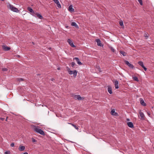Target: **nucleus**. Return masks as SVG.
Listing matches in <instances>:
<instances>
[{"instance_id": "nucleus-26", "label": "nucleus", "mask_w": 154, "mask_h": 154, "mask_svg": "<svg viewBox=\"0 0 154 154\" xmlns=\"http://www.w3.org/2000/svg\"><path fill=\"white\" fill-rule=\"evenodd\" d=\"M78 64L79 65H81L82 64V63L79 61V60L78 58Z\"/></svg>"}, {"instance_id": "nucleus-28", "label": "nucleus", "mask_w": 154, "mask_h": 154, "mask_svg": "<svg viewBox=\"0 0 154 154\" xmlns=\"http://www.w3.org/2000/svg\"><path fill=\"white\" fill-rule=\"evenodd\" d=\"M138 1L140 5H142L143 4L142 0H138Z\"/></svg>"}, {"instance_id": "nucleus-42", "label": "nucleus", "mask_w": 154, "mask_h": 154, "mask_svg": "<svg viewBox=\"0 0 154 154\" xmlns=\"http://www.w3.org/2000/svg\"><path fill=\"white\" fill-rule=\"evenodd\" d=\"M76 95L75 96V97H74V98H76Z\"/></svg>"}, {"instance_id": "nucleus-3", "label": "nucleus", "mask_w": 154, "mask_h": 154, "mask_svg": "<svg viewBox=\"0 0 154 154\" xmlns=\"http://www.w3.org/2000/svg\"><path fill=\"white\" fill-rule=\"evenodd\" d=\"M67 70L69 73L70 75H72L73 74V76L74 78H75L77 74V72L76 70L74 71H71L70 69L68 68L67 67Z\"/></svg>"}, {"instance_id": "nucleus-8", "label": "nucleus", "mask_w": 154, "mask_h": 154, "mask_svg": "<svg viewBox=\"0 0 154 154\" xmlns=\"http://www.w3.org/2000/svg\"><path fill=\"white\" fill-rule=\"evenodd\" d=\"M69 45L72 47H75V46L74 45L73 42L70 39H68L67 41Z\"/></svg>"}, {"instance_id": "nucleus-34", "label": "nucleus", "mask_w": 154, "mask_h": 154, "mask_svg": "<svg viewBox=\"0 0 154 154\" xmlns=\"http://www.w3.org/2000/svg\"><path fill=\"white\" fill-rule=\"evenodd\" d=\"M70 124H71V123H70ZM71 124L76 129H77V126H76V125H74L73 124Z\"/></svg>"}, {"instance_id": "nucleus-32", "label": "nucleus", "mask_w": 154, "mask_h": 154, "mask_svg": "<svg viewBox=\"0 0 154 154\" xmlns=\"http://www.w3.org/2000/svg\"><path fill=\"white\" fill-rule=\"evenodd\" d=\"M14 143H12L11 144V145H10V146H11V147H13L14 146Z\"/></svg>"}, {"instance_id": "nucleus-2", "label": "nucleus", "mask_w": 154, "mask_h": 154, "mask_svg": "<svg viewBox=\"0 0 154 154\" xmlns=\"http://www.w3.org/2000/svg\"><path fill=\"white\" fill-rule=\"evenodd\" d=\"M7 7L8 8L10 9L12 11L14 12L18 13L19 11V10L17 8H15L11 5L9 4Z\"/></svg>"}, {"instance_id": "nucleus-11", "label": "nucleus", "mask_w": 154, "mask_h": 154, "mask_svg": "<svg viewBox=\"0 0 154 154\" xmlns=\"http://www.w3.org/2000/svg\"><path fill=\"white\" fill-rule=\"evenodd\" d=\"M33 16H37V17L41 19H42L43 18V17L40 14L35 13V14H33Z\"/></svg>"}, {"instance_id": "nucleus-1", "label": "nucleus", "mask_w": 154, "mask_h": 154, "mask_svg": "<svg viewBox=\"0 0 154 154\" xmlns=\"http://www.w3.org/2000/svg\"><path fill=\"white\" fill-rule=\"evenodd\" d=\"M33 129L36 132L42 135H45V134L44 131L42 129L39 128L38 126H34Z\"/></svg>"}, {"instance_id": "nucleus-9", "label": "nucleus", "mask_w": 154, "mask_h": 154, "mask_svg": "<svg viewBox=\"0 0 154 154\" xmlns=\"http://www.w3.org/2000/svg\"><path fill=\"white\" fill-rule=\"evenodd\" d=\"M96 41L97 42V45L98 46L100 47L102 46L103 45L101 43V41L99 39H96Z\"/></svg>"}, {"instance_id": "nucleus-36", "label": "nucleus", "mask_w": 154, "mask_h": 154, "mask_svg": "<svg viewBox=\"0 0 154 154\" xmlns=\"http://www.w3.org/2000/svg\"><path fill=\"white\" fill-rule=\"evenodd\" d=\"M147 113L149 116H150V113L149 111L147 112Z\"/></svg>"}, {"instance_id": "nucleus-15", "label": "nucleus", "mask_w": 154, "mask_h": 154, "mask_svg": "<svg viewBox=\"0 0 154 154\" xmlns=\"http://www.w3.org/2000/svg\"><path fill=\"white\" fill-rule=\"evenodd\" d=\"M108 92L110 94L112 93V88L110 86H108Z\"/></svg>"}, {"instance_id": "nucleus-22", "label": "nucleus", "mask_w": 154, "mask_h": 154, "mask_svg": "<svg viewBox=\"0 0 154 154\" xmlns=\"http://www.w3.org/2000/svg\"><path fill=\"white\" fill-rule=\"evenodd\" d=\"M71 25L72 26H74L76 27H77V24L75 22H72L71 23Z\"/></svg>"}, {"instance_id": "nucleus-45", "label": "nucleus", "mask_w": 154, "mask_h": 154, "mask_svg": "<svg viewBox=\"0 0 154 154\" xmlns=\"http://www.w3.org/2000/svg\"><path fill=\"white\" fill-rule=\"evenodd\" d=\"M6 120L7 121V119H6Z\"/></svg>"}, {"instance_id": "nucleus-39", "label": "nucleus", "mask_w": 154, "mask_h": 154, "mask_svg": "<svg viewBox=\"0 0 154 154\" xmlns=\"http://www.w3.org/2000/svg\"><path fill=\"white\" fill-rule=\"evenodd\" d=\"M23 154H28V152H24Z\"/></svg>"}, {"instance_id": "nucleus-12", "label": "nucleus", "mask_w": 154, "mask_h": 154, "mask_svg": "<svg viewBox=\"0 0 154 154\" xmlns=\"http://www.w3.org/2000/svg\"><path fill=\"white\" fill-rule=\"evenodd\" d=\"M127 124L128 126L131 128H133L134 126L133 123L131 122H128L127 123Z\"/></svg>"}, {"instance_id": "nucleus-5", "label": "nucleus", "mask_w": 154, "mask_h": 154, "mask_svg": "<svg viewBox=\"0 0 154 154\" xmlns=\"http://www.w3.org/2000/svg\"><path fill=\"white\" fill-rule=\"evenodd\" d=\"M110 113L112 116H119L118 114L115 112V109H112L111 110L110 112Z\"/></svg>"}, {"instance_id": "nucleus-16", "label": "nucleus", "mask_w": 154, "mask_h": 154, "mask_svg": "<svg viewBox=\"0 0 154 154\" xmlns=\"http://www.w3.org/2000/svg\"><path fill=\"white\" fill-rule=\"evenodd\" d=\"M119 82L118 81L116 80L114 82V85L115 86V88L116 89H118L119 88Z\"/></svg>"}, {"instance_id": "nucleus-40", "label": "nucleus", "mask_w": 154, "mask_h": 154, "mask_svg": "<svg viewBox=\"0 0 154 154\" xmlns=\"http://www.w3.org/2000/svg\"><path fill=\"white\" fill-rule=\"evenodd\" d=\"M127 121H129V119H127Z\"/></svg>"}, {"instance_id": "nucleus-20", "label": "nucleus", "mask_w": 154, "mask_h": 154, "mask_svg": "<svg viewBox=\"0 0 154 154\" xmlns=\"http://www.w3.org/2000/svg\"><path fill=\"white\" fill-rule=\"evenodd\" d=\"M144 35L146 38V39H147L148 38L149 35L147 33L144 32Z\"/></svg>"}, {"instance_id": "nucleus-4", "label": "nucleus", "mask_w": 154, "mask_h": 154, "mask_svg": "<svg viewBox=\"0 0 154 154\" xmlns=\"http://www.w3.org/2000/svg\"><path fill=\"white\" fill-rule=\"evenodd\" d=\"M124 62L125 64L128 66L130 68H131L132 69H133L134 68V66L132 64L129 63L128 61L125 60L124 61Z\"/></svg>"}, {"instance_id": "nucleus-23", "label": "nucleus", "mask_w": 154, "mask_h": 154, "mask_svg": "<svg viewBox=\"0 0 154 154\" xmlns=\"http://www.w3.org/2000/svg\"><path fill=\"white\" fill-rule=\"evenodd\" d=\"M132 78L133 79L134 81H137V82L139 81L138 78L136 76H133Z\"/></svg>"}, {"instance_id": "nucleus-7", "label": "nucleus", "mask_w": 154, "mask_h": 154, "mask_svg": "<svg viewBox=\"0 0 154 154\" xmlns=\"http://www.w3.org/2000/svg\"><path fill=\"white\" fill-rule=\"evenodd\" d=\"M139 114L140 116L141 117V119L142 120H144L145 119V116L143 113L141 111V110L139 111Z\"/></svg>"}, {"instance_id": "nucleus-14", "label": "nucleus", "mask_w": 154, "mask_h": 154, "mask_svg": "<svg viewBox=\"0 0 154 154\" xmlns=\"http://www.w3.org/2000/svg\"><path fill=\"white\" fill-rule=\"evenodd\" d=\"M25 149V147L24 146H20L18 148L19 150L20 151H24Z\"/></svg>"}, {"instance_id": "nucleus-43", "label": "nucleus", "mask_w": 154, "mask_h": 154, "mask_svg": "<svg viewBox=\"0 0 154 154\" xmlns=\"http://www.w3.org/2000/svg\"><path fill=\"white\" fill-rule=\"evenodd\" d=\"M32 43H33V44H34V42H32Z\"/></svg>"}, {"instance_id": "nucleus-38", "label": "nucleus", "mask_w": 154, "mask_h": 154, "mask_svg": "<svg viewBox=\"0 0 154 154\" xmlns=\"http://www.w3.org/2000/svg\"><path fill=\"white\" fill-rule=\"evenodd\" d=\"M76 60L77 61V57H76L74 58V60Z\"/></svg>"}, {"instance_id": "nucleus-27", "label": "nucleus", "mask_w": 154, "mask_h": 154, "mask_svg": "<svg viewBox=\"0 0 154 154\" xmlns=\"http://www.w3.org/2000/svg\"><path fill=\"white\" fill-rule=\"evenodd\" d=\"M71 66L72 67H73L75 65V63L72 62L71 63Z\"/></svg>"}, {"instance_id": "nucleus-24", "label": "nucleus", "mask_w": 154, "mask_h": 154, "mask_svg": "<svg viewBox=\"0 0 154 154\" xmlns=\"http://www.w3.org/2000/svg\"><path fill=\"white\" fill-rule=\"evenodd\" d=\"M109 49L111 50V51L113 52H115V49L113 48L111 46H109Z\"/></svg>"}, {"instance_id": "nucleus-41", "label": "nucleus", "mask_w": 154, "mask_h": 154, "mask_svg": "<svg viewBox=\"0 0 154 154\" xmlns=\"http://www.w3.org/2000/svg\"><path fill=\"white\" fill-rule=\"evenodd\" d=\"M57 69H58V70H60V68H59H59H57Z\"/></svg>"}, {"instance_id": "nucleus-35", "label": "nucleus", "mask_w": 154, "mask_h": 154, "mask_svg": "<svg viewBox=\"0 0 154 154\" xmlns=\"http://www.w3.org/2000/svg\"><path fill=\"white\" fill-rule=\"evenodd\" d=\"M18 80L19 81H21L23 80V79L22 78H19L18 79Z\"/></svg>"}, {"instance_id": "nucleus-29", "label": "nucleus", "mask_w": 154, "mask_h": 154, "mask_svg": "<svg viewBox=\"0 0 154 154\" xmlns=\"http://www.w3.org/2000/svg\"><path fill=\"white\" fill-rule=\"evenodd\" d=\"M2 70L3 71H5L8 70V69L6 68H3L2 69Z\"/></svg>"}, {"instance_id": "nucleus-33", "label": "nucleus", "mask_w": 154, "mask_h": 154, "mask_svg": "<svg viewBox=\"0 0 154 154\" xmlns=\"http://www.w3.org/2000/svg\"><path fill=\"white\" fill-rule=\"evenodd\" d=\"M10 151H6L5 153V154H10Z\"/></svg>"}, {"instance_id": "nucleus-37", "label": "nucleus", "mask_w": 154, "mask_h": 154, "mask_svg": "<svg viewBox=\"0 0 154 154\" xmlns=\"http://www.w3.org/2000/svg\"><path fill=\"white\" fill-rule=\"evenodd\" d=\"M0 119H1V120H2L3 121V120H4L5 118H0Z\"/></svg>"}, {"instance_id": "nucleus-19", "label": "nucleus", "mask_w": 154, "mask_h": 154, "mask_svg": "<svg viewBox=\"0 0 154 154\" xmlns=\"http://www.w3.org/2000/svg\"><path fill=\"white\" fill-rule=\"evenodd\" d=\"M84 99V97H81L80 95H78V100H83Z\"/></svg>"}, {"instance_id": "nucleus-44", "label": "nucleus", "mask_w": 154, "mask_h": 154, "mask_svg": "<svg viewBox=\"0 0 154 154\" xmlns=\"http://www.w3.org/2000/svg\"><path fill=\"white\" fill-rule=\"evenodd\" d=\"M51 80L53 81V79H51Z\"/></svg>"}, {"instance_id": "nucleus-6", "label": "nucleus", "mask_w": 154, "mask_h": 154, "mask_svg": "<svg viewBox=\"0 0 154 154\" xmlns=\"http://www.w3.org/2000/svg\"><path fill=\"white\" fill-rule=\"evenodd\" d=\"M138 64L141 66L142 68H143L145 71H146L147 70V68L144 66L143 65V62L142 61H139L138 63Z\"/></svg>"}, {"instance_id": "nucleus-10", "label": "nucleus", "mask_w": 154, "mask_h": 154, "mask_svg": "<svg viewBox=\"0 0 154 154\" xmlns=\"http://www.w3.org/2000/svg\"><path fill=\"white\" fill-rule=\"evenodd\" d=\"M2 48L3 50L5 51H7L9 50L11 48L6 45H3L2 46Z\"/></svg>"}, {"instance_id": "nucleus-18", "label": "nucleus", "mask_w": 154, "mask_h": 154, "mask_svg": "<svg viewBox=\"0 0 154 154\" xmlns=\"http://www.w3.org/2000/svg\"><path fill=\"white\" fill-rule=\"evenodd\" d=\"M68 10L71 12H73L74 9L72 8V5H70L68 8Z\"/></svg>"}, {"instance_id": "nucleus-17", "label": "nucleus", "mask_w": 154, "mask_h": 154, "mask_svg": "<svg viewBox=\"0 0 154 154\" xmlns=\"http://www.w3.org/2000/svg\"><path fill=\"white\" fill-rule=\"evenodd\" d=\"M140 104L142 105L143 106H146V104L144 102V100L143 99H140Z\"/></svg>"}, {"instance_id": "nucleus-30", "label": "nucleus", "mask_w": 154, "mask_h": 154, "mask_svg": "<svg viewBox=\"0 0 154 154\" xmlns=\"http://www.w3.org/2000/svg\"><path fill=\"white\" fill-rule=\"evenodd\" d=\"M119 24L121 26H122L123 25V22L122 21H120Z\"/></svg>"}, {"instance_id": "nucleus-13", "label": "nucleus", "mask_w": 154, "mask_h": 154, "mask_svg": "<svg viewBox=\"0 0 154 154\" xmlns=\"http://www.w3.org/2000/svg\"><path fill=\"white\" fill-rule=\"evenodd\" d=\"M27 9L30 12L32 13L33 16V14H35V13L34 12L33 10L30 7H28Z\"/></svg>"}, {"instance_id": "nucleus-21", "label": "nucleus", "mask_w": 154, "mask_h": 154, "mask_svg": "<svg viewBox=\"0 0 154 154\" xmlns=\"http://www.w3.org/2000/svg\"><path fill=\"white\" fill-rule=\"evenodd\" d=\"M120 52L124 56H126V53L124 51H120Z\"/></svg>"}, {"instance_id": "nucleus-31", "label": "nucleus", "mask_w": 154, "mask_h": 154, "mask_svg": "<svg viewBox=\"0 0 154 154\" xmlns=\"http://www.w3.org/2000/svg\"><path fill=\"white\" fill-rule=\"evenodd\" d=\"M32 141L33 142H37V140L33 138H32Z\"/></svg>"}, {"instance_id": "nucleus-25", "label": "nucleus", "mask_w": 154, "mask_h": 154, "mask_svg": "<svg viewBox=\"0 0 154 154\" xmlns=\"http://www.w3.org/2000/svg\"><path fill=\"white\" fill-rule=\"evenodd\" d=\"M96 69L98 71H99V72H101L100 68V66H97Z\"/></svg>"}]
</instances>
